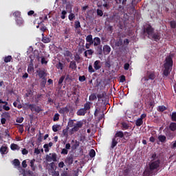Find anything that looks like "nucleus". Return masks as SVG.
<instances>
[{
	"label": "nucleus",
	"mask_w": 176,
	"mask_h": 176,
	"mask_svg": "<svg viewBox=\"0 0 176 176\" xmlns=\"http://www.w3.org/2000/svg\"><path fill=\"white\" fill-rule=\"evenodd\" d=\"M150 39H153V41H155V42H158V41H160V34H159V32H156V33L154 32L151 36Z\"/></svg>",
	"instance_id": "9d476101"
},
{
	"label": "nucleus",
	"mask_w": 176,
	"mask_h": 176,
	"mask_svg": "<svg viewBox=\"0 0 176 176\" xmlns=\"http://www.w3.org/2000/svg\"><path fill=\"white\" fill-rule=\"evenodd\" d=\"M78 80L80 82H85V80H86V76H79Z\"/></svg>",
	"instance_id": "69168bd1"
},
{
	"label": "nucleus",
	"mask_w": 176,
	"mask_h": 176,
	"mask_svg": "<svg viewBox=\"0 0 176 176\" xmlns=\"http://www.w3.org/2000/svg\"><path fill=\"white\" fill-rule=\"evenodd\" d=\"M56 67L57 69H60V71H63V69H64V64H63L61 62H58L56 65Z\"/></svg>",
	"instance_id": "2f4dec72"
},
{
	"label": "nucleus",
	"mask_w": 176,
	"mask_h": 176,
	"mask_svg": "<svg viewBox=\"0 0 176 176\" xmlns=\"http://www.w3.org/2000/svg\"><path fill=\"white\" fill-rule=\"evenodd\" d=\"M58 112L60 113V115H63V116L65 117L67 115H68L69 112V113L74 112V107H72L71 105H67L65 107L60 108Z\"/></svg>",
	"instance_id": "7ed1b4c3"
},
{
	"label": "nucleus",
	"mask_w": 176,
	"mask_h": 176,
	"mask_svg": "<svg viewBox=\"0 0 176 176\" xmlns=\"http://www.w3.org/2000/svg\"><path fill=\"white\" fill-rule=\"evenodd\" d=\"M166 110H167V107H166V106L164 105L159 106L157 109L159 112H164V111H166Z\"/></svg>",
	"instance_id": "ea45409f"
},
{
	"label": "nucleus",
	"mask_w": 176,
	"mask_h": 176,
	"mask_svg": "<svg viewBox=\"0 0 176 176\" xmlns=\"http://www.w3.org/2000/svg\"><path fill=\"white\" fill-rule=\"evenodd\" d=\"M68 126H69V127H74V121H73V120H69Z\"/></svg>",
	"instance_id": "774afa93"
},
{
	"label": "nucleus",
	"mask_w": 176,
	"mask_h": 176,
	"mask_svg": "<svg viewBox=\"0 0 176 176\" xmlns=\"http://www.w3.org/2000/svg\"><path fill=\"white\" fill-rule=\"evenodd\" d=\"M120 82L121 83H124V82H126V76L124 75H122L120 78Z\"/></svg>",
	"instance_id": "e2e57ef3"
},
{
	"label": "nucleus",
	"mask_w": 176,
	"mask_h": 176,
	"mask_svg": "<svg viewBox=\"0 0 176 176\" xmlns=\"http://www.w3.org/2000/svg\"><path fill=\"white\" fill-rule=\"evenodd\" d=\"M72 142L74 143L72 146V149L75 150V149H78V147L79 146V145L80 144V143L79 142V141L78 140H72Z\"/></svg>",
	"instance_id": "5701e85b"
},
{
	"label": "nucleus",
	"mask_w": 176,
	"mask_h": 176,
	"mask_svg": "<svg viewBox=\"0 0 176 176\" xmlns=\"http://www.w3.org/2000/svg\"><path fill=\"white\" fill-rule=\"evenodd\" d=\"M104 14V12H102V10L98 9L97 10V15L100 16V17H102V15Z\"/></svg>",
	"instance_id": "680f3d73"
},
{
	"label": "nucleus",
	"mask_w": 176,
	"mask_h": 176,
	"mask_svg": "<svg viewBox=\"0 0 176 176\" xmlns=\"http://www.w3.org/2000/svg\"><path fill=\"white\" fill-rule=\"evenodd\" d=\"M169 129L171 130V131H175L176 130V123L175 122H171L169 125Z\"/></svg>",
	"instance_id": "c9c22d12"
},
{
	"label": "nucleus",
	"mask_w": 176,
	"mask_h": 176,
	"mask_svg": "<svg viewBox=\"0 0 176 176\" xmlns=\"http://www.w3.org/2000/svg\"><path fill=\"white\" fill-rule=\"evenodd\" d=\"M82 127H83V122L78 121L72 129V131H79V129H82Z\"/></svg>",
	"instance_id": "1a4fd4ad"
},
{
	"label": "nucleus",
	"mask_w": 176,
	"mask_h": 176,
	"mask_svg": "<svg viewBox=\"0 0 176 176\" xmlns=\"http://www.w3.org/2000/svg\"><path fill=\"white\" fill-rule=\"evenodd\" d=\"M12 16L15 17L16 19H19V17H21V12L19 11H15L13 14Z\"/></svg>",
	"instance_id": "58836bf2"
},
{
	"label": "nucleus",
	"mask_w": 176,
	"mask_h": 176,
	"mask_svg": "<svg viewBox=\"0 0 176 176\" xmlns=\"http://www.w3.org/2000/svg\"><path fill=\"white\" fill-rule=\"evenodd\" d=\"M35 162H36V160L35 159H32L30 162V166L32 171H35V170H36V165H35Z\"/></svg>",
	"instance_id": "2eb2a0df"
},
{
	"label": "nucleus",
	"mask_w": 176,
	"mask_h": 176,
	"mask_svg": "<svg viewBox=\"0 0 176 176\" xmlns=\"http://www.w3.org/2000/svg\"><path fill=\"white\" fill-rule=\"evenodd\" d=\"M101 62L100 60H96L94 63V68L96 71H98L101 68Z\"/></svg>",
	"instance_id": "a211bd4d"
},
{
	"label": "nucleus",
	"mask_w": 176,
	"mask_h": 176,
	"mask_svg": "<svg viewBox=\"0 0 176 176\" xmlns=\"http://www.w3.org/2000/svg\"><path fill=\"white\" fill-rule=\"evenodd\" d=\"M173 65L174 62L173 61V56L171 55L167 56L164 61V76H168V75H170V71L173 70Z\"/></svg>",
	"instance_id": "f257e3e1"
},
{
	"label": "nucleus",
	"mask_w": 176,
	"mask_h": 176,
	"mask_svg": "<svg viewBox=\"0 0 176 176\" xmlns=\"http://www.w3.org/2000/svg\"><path fill=\"white\" fill-rule=\"evenodd\" d=\"M96 52L99 56H102V52H104V50H102V45H98Z\"/></svg>",
	"instance_id": "bb28decb"
},
{
	"label": "nucleus",
	"mask_w": 176,
	"mask_h": 176,
	"mask_svg": "<svg viewBox=\"0 0 176 176\" xmlns=\"http://www.w3.org/2000/svg\"><path fill=\"white\" fill-rule=\"evenodd\" d=\"M172 122H176V112H173L170 115Z\"/></svg>",
	"instance_id": "603ef678"
},
{
	"label": "nucleus",
	"mask_w": 176,
	"mask_h": 176,
	"mask_svg": "<svg viewBox=\"0 0 176 176\" xmlns=\"http://www.w3.org/2000/svg\"><path fill=\"white\" fill-rule=\"evenodd\" d=\"M75 24V28H80V22L79 21H76L74 22Z\"/></svg>",
	"instance_id": "052dcab7"
},
{
	"label": "nucleus",
	"mask_w": 176,
	"mask_h": 176,
	"mask_svg": "<svg viewBox=\"0 0 176 176\" xmlns=\"http://www.w3.org/2000/svg\"><path fill=\"white\" fill-rule=\"evenodd\" d=\"M25 105L26 107H28L29 109L32 112H36V113H39V112H42L43 111L41 107L35 104H30V103H25Z\"/></svg>",
	"instance_id": "20e7f679"
},
{
	"label": "nucleus",
	"mask_w": 176,
	"mask_h": 176,
	"mask_svg": "<svg viewBox=\"0 0 176 176\" xmlns=\"http://www.w3.org/2000/svg\"><path fill=\"white\" fill-rule=\"evenodd\" d=\"M135 124H136L137 127H140V126H142V124H144V120H142L140 118H138L135 121Z\"/></svg>",
	"instance_id": "c756f323"
},
{
	"label": "nucleus",
	"mask_w": 176,
	"mask_h": 176,
	"mask_svg": "<svg viewBox=\"0 0 176 176\" xmlns=\"http://www.w3.org/2000/svg\"><path fill=\"white\" fill-rule=\"evenodd\" d=\"M32 71H34V65L30 64L28 67V74H32Z\"/></svg>",
	"instance_id": "a19ab883"
},
{
	"label": "nucleus",
	"mask_w": 176,
	"mask_h": 176,
	"mask_svg": "<svg viewBox=\"0 0 176 176\" xmlns=\"http://www.w3.org/2000/svg\"><path fill=\"white\" fill-rule=\"evenodd\" d=\"M158 140H159L160 142L164 144V142H166V141L167 140V138L164 135H160L158 136Z\"/></svg>",
	"instance_id": "b1692460"
},
{
	"label": "nucleus",
	"mask_w": 176,
	"mask_h": 176,
	"mask_svg": "<svg viewBox=\"0 0 176 176\" xmlns=\"http://www.w3.org/2000/svg\"><path fill=\"white\" fill-rule=\"evenodd\" d=\"M85 40H86V42H87L88 43H93V41H94L93 35L89 34L87 36Z\"/></svg>",
	"instance_id": "cd10ccee"
},
{
	"label": "nucleus",
	"mask_w": 176,
	"mask_h": 176,
	"mask_svg": "<svg viewBox=\"0 0 176 176\" xmlns=\"http://www.w3.org/2000/svg\"><path fill=\"white\" fill-rule=\"evenodd\" d=\"M43 148H44L45 152L46 153L49 152V144H44Z\"/></svg>",
	"instance_id": "338daca9"
},
{
	"label": "nucleus",
	"mask_w": 176,
	"mask_h": 176,
	"mask_svg": "<svg viewBox=\"0 0 176 176\" xmlns=\"http://www.w3.org/2000/svg\"><path fill=\"white\" fill-rule=\"evenodd\" d=\"M65 57H71L72 56V53L69 50H65L63 53Z\"/></svg>",
	"instance_id": "c03bdc74"
},
{
	"label": "nucleus",
	"mask_w": 176,
	"mask_h": 176,
	"mask_svg": "<svg viewBox=\"0 0 176 176\" xmlns=\"http://www.w3.org/2000/svg\"><path fill=\"white\" fill-rule=\"evenodd\" d=\"M94 100H97V96L96 94H92L89 96V101H94Z\"/></svg>",
	"instance_id": "de8ad7c7"
},
{
	"label": "nucleus",
	"mask_w": 176,
	"mask_h": 176,
	"mask_svg": "<svg viewBox=\"0 0 176 176\" xmlns=\"http://www.w3.org/2000/svg\"><path fill=\"white\" fill-rule=\"evenodd\" d=\"M62 137H65L66 138H68V128H66L63 130Z\"/></svg>",
	"instance_id": "4c0bfd02"
},
{
	"label": "nucleus",
	"mask_w": 176,
	"mask_h": 176,
	"mask_svg": "<svg viewBox=\"0 0 176 176\" xmlns=\"http://www.w3.org/2000/svg\"><path fill=\"white\" fill-rule=\"evenodd\" d=\"M122 130H129L130 129V126L128 125L126 122H122L121 124Z\"/></svg>",
	"instance_id": "c85d7f7f"
},
{
	"label": "nucleus",
	"mask_w": 176,
	"mask_h": 176,
	"mask_svg": "<svg viewBox=\"0 0 176 176\" xmlns=\"http://www.w3.org/2000/svg\"><path fill=\"white\" fill-rule=\"evenodd\" d=\"M58 129H60L59 124H54L52 126V131L54 133H57V131H58Z\"/></svg>",
	"instance_id": "79ce46f5"
},
{
	"label": "nucleus",
	"mask_w": 176,
	"mask_h": 176,
	"mask_svg": "<svg viewBox=\"0 0 176 176\" xmlns=\"http://www.w3.org/2000/svg\"><path fill=\"white\" fill-rule=\"evenodd\" d=\"M118 140H119V139H116V138H113L112 139L111 145V149H113V148H115V146H116V145H118Z\"/></svg>",
	"instance_id": "393cba45"
},
{
	"label": "nucleus",
	"mask_w": 176,
	"mask_h": 176,
	"mask_svg": "<svg viewBox=\"0 0 176 176\" xmlns=\"http://www.w3.org/2000/svg\"><path fill=\"white\" fill-rule=\"evenodd\" d=\"M16 24L19 25V27H21V25H24V20L21 18L15 19Z\"/></svg>",
	"instance_id": "dca6fc26"
},
{
	"label": "nucleus",
	"mask_w": 176,
	"mask_h": 176,
	"mask_svg": "<svg viewBox=\"0 0 176 176\" xmlns=\"http://www.w3.org/2000/svg\"><path fill=\"white\" fill-rule=\"evenodd\" d=\"M88 71L89 72H90L91 74H93L94 72H95L96 71L94 70V69L93 68V66L91 65H89L88 67Z\"/></svg>",
	"instance_id": "13d9d810"
},
{
	"label": "nucleus",
	"mask_w": 176,
	"mask_h": 176,
	"mask_svg": "<svg viewBox=\"0 0 176 176\" xmlns=\"http://www.w3.org/2000/svg\"><path fill=\"white\" fill-rule=\"evenodd\" d=\"M50 155H51L52 157V160H53V162H56L57 161V154L56 153H50Z\"/></svg>",
	"instance_id": "09e8293b"
},
{
	"label": "nucleus",
	"mask_w": 176,
	"mask_h": 176,
	"mask_svg": "<svg viewBox=\"0 0 176 176\" xmlns=\"http://www.w3.org/2000/svg\"><path fill=\"white\" fill-rule=\"evenodd\" d=\"M156 78V74L153 71H147L146 76L143 78L145 82H148V80H155Z\"/></svg>",
	"instance_id": "39448f33"
},
{
	"label": "nucleus",
	"mask_w": 176,
	"mask_h": 176,
	"mask_svg": "<svg viewBox=\"0 0 176 176\" xmlns=\"http://www.w3.org/2000/svg\"><path fill=\"white\" fill-rule=\"evenodd\" d=\"M155 32V28L152 27V25L148 24L144 28V33L147 34L148 38H151V36H152V34Z\"/></svg>",
	"instance_id": "423d86ee"
},
{
	"label": "nucleus",
	"mask_w": 176,
	"mask_h": 176,
	"mask_svg": "<svg viewBox=\"0 0 176 176\" xmlns=\"http://www.w3.org/2000/svg\"><path fill=\"white\" fill-rule=\"evenodd\" d=\"M12 164H14L15 167H19V166H20V160H19V159H14L12 161Z\"/></svg>",
	"instance_id": "37998d69"
},
{
	"label": "nucleus",
	"mask_w": 176,
	"mask_h": 176,
	"mask_svg": "<svg viewBox=\"0 0 176 176\" xmlns=\"http://www.w3.org/2000/svg\"><path fill=\"white\" fill-rule=\"evenodd\" d=\"M90 102H87L85 104H84V108H82L84 110H85L87 112V111H90Z\"/></svg>",
	"instance_id": "473e14b6"
},
{
	"label": "nucleus",
	"mask_w": 176,
	"mask_h": 176,
	"mask_svg": "<svg viewBox=\"0 0 176 176\" xmlns=\"http://www.w3.org/2000/svg\"><path fill=\"white\" fill-rule=\"evenodd\" d=\"M69 29H68V28H66L64 30H63V35L65 36V39H68V38H69Z\"/></svg>",
	"instance_id": "4be33fe9"
},
{
	"label": "nucleus",
	"mask_w": 176,
	"mask_h": 176,
	"mask_svg": "<svg viewBox=\"0 0 176 176\" xmlns=\"http://www.w3.org/2000/svg\"><path fill=\"white\" fill-rule=\"evenodd\" d=\"M111 53V47L108 45H104L103 46V54L107 56Z\"/></svg>",
	"instance_id": "9b49d317"
},
{
	"label": "nucleus",
	"mask_w": 176,
	"mask_h": 176,
	"mask_svg": "<svg viewBox=\"0 0 176 176\" xmlns=\"http://www.w3.org/2000/svg\"><path fill=\"white\" fill-rule=\"evenodd\" d=\"M169 24L170 25V28H173V29L176 28V21H170Z\"/></svg>",
	"instance_id": "8fccbe9b"
},
{
	"label": "nucleus",
	"mask_w": 176,
	"mask_h": 176,
	"mask_svg": "<svg viewBox=\"0 0 176 176\" xmlns=\"http://www.w3.org/2000/svg\"><path fill=\"white\" fill-rule=\"evenodd\" d=\"M69 67L70 69H76L78 68V66L76 65V62L75 60L70 61Z\"/></svg>",
	"instance_id": "412c9836"
},
{
	"label": "nucleus",
	"mask_w": 176,
	"mask_h": 176,
	"mask_svg": "<svg viewBox=\"0 0 176 176\" xmlns=\"http://www.w3.org/2000/svg\"><path fill=\"white\" fill-rule=\"evenodd\" d=\"M68 18L70 21H74V19H75V14L71 13L70 14H69Z\"/></svg>",
	"instance_id": "4d7b16f0"
},
{
	"label": "nucleus",
	"mask_w": 176,
	"mask_h": 176,
	"mask_svg": "<svg viewBox=\"0 0 176 176\" xmlns=\"http://www.w3.org/2000/svg\"><path fill=\"white\" fill-rule=\"evenodd\" d=\"M143 97L144 98H146V100L151 98V90H149L148 89H145L143 94Z\"/></svg>",
	"instance_id": "f3484780"
},
{
	"label": "nucleus",
	"mask_w": 176,
	"mask_h": 176,
	"mask_svg": "<svg viewBox=\"0 0 176 176\" xmlns=\"http://www.w3.org/2000/svg\"><path fill=\"white\" fill-rule=\"evenodd\" d=\"M65 162L66 164H68V166H71L74 163V155L69 154L65 160Z\"/></svg>",
	"instance_id": "6e6552de"
},
{
	"label": "nucleus",
	"mask_w": 176,
	"mask_h": 176,
	"mask_svg": "<svg viewBox=\"0 0 176 176\" xmlns=\"http://www.w3.org/2000/svg\"><path fill=\"white\" fill-rule=\"evenodd\" d=\"M13 58H12V56H8L4 58V62L5 63H10L12 61Z\"/></svg>",
	"instance_id": "49530a36"
},
{
	"label": "nucleus",
	"mask_w": 176,
	"mask_h": 176,
	"mask_svg": "<svg viewBox=\"0 0 176 176\" xmlns=\"http://www.w3.org/2000/svg\"><path fill=\"white\" fill-rule=\"evenodd\" d=\"M16 126H18V129H19V133L23 134V133H24V125L20 124H16Z\"/></svg>",
	"instance_id": "72a5a7b5"
},
{
	"label": "nucleus",
	"mask_w": 176,
	"mask_h": 176,
	"mask_svg": "<svg viewBox=\"0 0 176 176\" xmlns=\"http://www.w3.org/2000/svg\"><path fill=\"white\" fill-rule=\"evenodd\" d=\"M160 159H157L156 161H151L148 164V168L144 171L146 175L152 176L155 170L160 168Z\"/></svg>",
	"instance_id": "f03ea898"
},
{
	"label": "nucleus",
	"mask_w": 176,
	"mask_h": 176,
	"mask_svg": "<svg viewBox=\"0 0 176 176\" xmlns=\"http://www.w3.org/2000/svg\"><path fill=\"white\" fill-rule=\"evenodd\" d=\"M114 138H124V133L122 131H118L114 135Z\"/></svg>",
	"instance_id": "ddd939ff"
},
{
	"label": "nucleus",
	"mask_w": 176,
	"mask_h": 176,
	"mask_svg": "<svg viewBox=\"0 0 176 176\" xmlns=\"http://www.w3.org/2000/svg\"><path fill=\"white\" fill-rule=\"evenodd\" d=\"M36 72L38 74V77L41 79H45L46 76H47V74H46V72L45 71V69H38L36 70Z\"/></svg>",
	"instance_id": "0eeeda50"
},
{
	"label": "nucleus",
	"mask_w": 176,
	"mask_h": 176,
	"mask_svg": "<svg viewBox=\"0 0 176 176\" xmlns=\"http://www.w3.org/2000/svg\"><path fill=\"white\" fill-rule=\"evenodd\" d=\"M60 153L61 155H68V150L67 148H63Z\"/></svg>",
	"instance_id": "0e129e2a"
},
{
	"label": "nucleus",
	"mask_w": 176,
	"mask_h": 176,
	"mask_svg": "<svg viewBox=\"0 0 176 176\" xmlns=\"http://www.w3.org/2000/svg\"><path fill=\"white\" fill-rule=\"evenodd\" d=\"M122 45H123V40L122 38L117 40L115 43V45L118 47L122 46Z\"/></svg>",
	"instance_id": "e433bc0d"
},
{
	"label": "nucleus",
	"mask_w": 176,
	"mask_h": 176,
	"mask_svg": "<svg viewBox=\"0 0 176 176\" xmlns=\"http://www.w3.org/2000/svg\"><path fill=\"white\" fill-rule=\"evenodd\" d=\"M46 82H47V78H42V80L41 82V87H45V86H46Z\"/></svg>",
	"instance_id": "3c124183"
},
{
	"label": "nucleus",
	"mask_w": 176,
	"mask_h": 176,
	"mask_svg": "<svg viewBox=\"0 0 176 176\" xmlns=\"http://www.w3.org/2000/svg\"><path fill=\"white\" fill-rule=\"evenodd\" d=\"M94 53V51H93V50H86L85 52H84V54H85V57H87V55L89 54V56H93Z\"/></svg>",
	"instance_id": "7c9ffc66"
},
{
	"label": "nucleus",
	"mask_w": 176,
	"mask_h": 176,
	"mask_svg": "<svg viewBox=\"0 0 176 176\" xmlns=\"http://www.w3.org/2000/svg\"><path fill=\"white\" fill-rule=\"evenodd\" d=\"M93 45L96 47L101 45V39L99 37H95L93 40Z\"/></svg>",
	"instance_id": "f8f14e48"
},
{
	"label": "nucleus",
	"mask_w": 176,
	"mask_h": 176,
	"mask_svg": "<svg viewBox=\"0 0 176 176\" xmlns=\"http://www.w3.org/2000/svg\"><path fill=\"white\" fill-rule=\"evenodd\" d=\"M89 156H90V157H96V151H94V149H91L90 150Z\"/></svg>",
	"instance_id": "864d4df0"
},
{
	"label": "nucleus",
	"mask_w": 176,
	"mask_h": 176,
	"mask_svg": "<svg viewBox=\"0 0 176 176\" xmlns=\"http://www.w3.org/2000/svg\"><path fill=\"white\" fill-rule=\"evenodd\" d=\"M54 122H58L60 120V114L58 113H55L54 118H53Z\"/></svg>",
	"instance_id": "a18cd8bd"
},
{
	"label": "nucleus",
	"mask_w": 176,
	"mask_h": 176,
	"mask_svg": "<svg viewBox=\"0 0 176 176\" xmlns=\"http://www.w3.org/2000/svg\"><path fill=\"white\" fill-rule=\"evenodd\" d=\"M0 153H1L2 155H6V153H8V146L3 145L0 148Z\"/></svg>",
	"instance_id": "aec40b11"
},
{
	"label": "nucleus",
	"mask_w": 176,
	"mask_h": 176,
	"mask_svg": "<svg viewBox=\"0 0 176 176\" xmlns=\"http://www.w3.org/2000/svg\"><path fill=\"white\" fill-rule=\"evenodd\" d=\"M64 79H65V76H62L58 80V85L62 86L63 82H64Z\"/></svg>",
	"instance_id": "5fc2aeb1"
},
{
	"label": "nucleus",
	"mask_w": 176,
	"mask_h": 176,
	"mask_svg": "<svg viewBox=\"0 0 176 176\" xmlns=\"http://www.w3.org/2000/svg\"><path fill=\"white\" fill-rule=\"evenodd\" d=\"M42 42H43V43H50L52 39L49 38V36H45V33H42Z\"/></svg>",
	"instance_id": "4468645a"
},
{
	"label": "nucleus",
	"mask_w": 176,
	"mask_h": 176,
	"mask_svg": "<svg viewBox=\"0 0 176 176\" xmlns=\"http://www.w3.org/2000/svg\"><path fill=\"white\" fill-rule=\"evenodd\" d=\"M10 148L12 151H20V146L14 143L11 144Z\"/></svg>",
	"instance_id": "a878e982"
},
{
	"label": "nucleus",
	"mask_w": 176,
	"mask_h": 176,
	"mask_svg": "<svg viewBox=\"0 0 176 176\" xmlns=\"http://www.w3.org/2000/svg\"><path fill=\"white\" fill-rule=\"evenodd\" d=\"M86 113H87V111L85 109H84L83 108L78 109L77 111L78 116H85V115H86Z\"/></svg>",
	"instance_id": "6ab92c4d"
},
{
	"label": "nucleus",
	"mask_w": 176,
	"mask_h": 176,
	"mask_svg": "<svg viewBox=\"0 0 176 176\" xmlns=\"http://www.w3.org/2000/svg\"><path fill=\"white\" fill-rule=\"evenodd\" d=\"M116 3L120 4L122 3V5H126V2H127V0H115Z\"/></svg>",
	"instance_id": "6e6d98bb"
},
{
	"label": "nucleus",
	"mask_w": 176,
	"mask_h": 176,
	"mask_svg": "<svg viewBox=\"0 0 176 176\" xmlns=\"http://www.w3.org/2000/svg\"><path fill=\"white\" fill-rule=\"evenodd\" d=\"M61 14L62 15L60 16V18L62 19V20H64L65 19V15L67 14V11L63 10Z\"/></svg>",
	"instance_id": "bf43d9fd"
},
{
	"label": "nucleus",
	"mask_w": 176,
	"mask_h": 176,
	"mask_svg": "<svg viewBox=\"0 0 176 176\" xmlns=\"http://www.w3.org/2000/svg\"><path fill=\"white\" fill-rule=\"evenodd\" d=\"M157 159H160L159 157L157 156V154H156V153H154L151 155V162H156V160H157Z\"/></svg>",
	"instance_id": "f704fd0d"
}]
</instances>
